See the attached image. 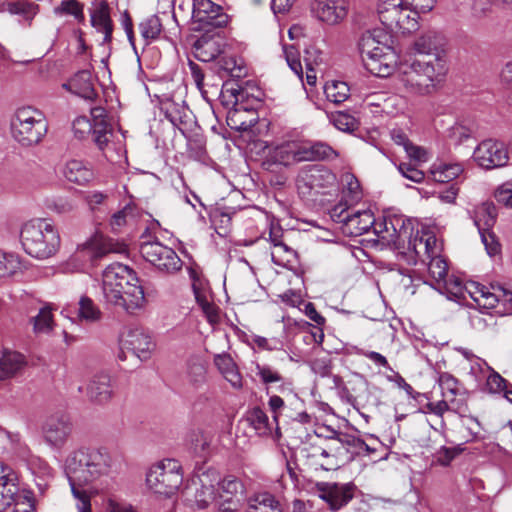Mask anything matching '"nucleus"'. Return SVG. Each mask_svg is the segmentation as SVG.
I'll use <instances>...</instances> for the list:
<instances>
[{
    "label": "nucleus",
    "mask_w": 512,
    "mask_h": 512,
    "mask_svg": "<svg viewBox=\"0 0 512 512\" xmlns=\"http://www.w3.org/2000/svg\"><path fill=\"white\" fill-rule=\"evenodd\" d=\"M212 438L210 434L203 431H193L189 436L190 447L195 454L203 457L210 450Z\"/></svg>",
    "instance_id": "44"
},
{
    "label": "nucleus",
    "mask_w": 512,
    "mask_h": 512,
    "mask_svg": "<svg viewBox=\"0 0 512 512\" xmlns=\"http://www.w3.org/2000/svg\"><path fill=\"white\" fill-rule=\"evenodd\" d=\"M18 475L8 465L0 462V512H4L13 503L18 492Z\"/></svg>",
    "instance_id": "22"
},
{
    "label": "nucleus",
    "mask_w": 512,
    "mask_h": 512,
    "mask_svg": "<svg viewBox=\"0 0 512 512\" xmlns=\"http://www.w3.org/2000/svg\"><path fill=\"white\" fill-rule=\"evenodd\" d=\"M380 31L365 32L359 42V49L366 69L378 76L388 77L399 68L395 50L379 40Z\"/></svg>",
    "instance_id": "4"
},
{
    "label": "nucleus",
    "mask_w": 512,
    "mask_h": 512,
    "mask_svg": "<svg viewBox=\"0 0 512 512\" xmlns=\"http://www.w3.org/2000/svg\"><path fill=\"white\" fill-rule=\"evenodd\" d=\"M316 488L319 497L329 505L332 511H337L352 500L355 486L351 483L321 482L316 485Z\"/></svg>",
    "instance_id": "19"
},
{
    "label": "nucleus",
    "mask_w": 512,
    "mask_h": 512,
    "mask_svg": "<svg viewBox=\"0 0 512 512\" xmlns=\"http://www.w3.org/2000/svg\"><path fill=\"white\" fill-rule=\"evenodd\" d=\"M26 365L24 356L18 352H5L0 358V379L18 374Z\"/></svg>",
    "instance_id": "32"
},
{
    "label": "nucleus",
    "mask_w": 512,
    "mask_h": 512,
    "mask_svg": "<svg viewBox=\"0 0 512 512\" xmlns=\"http://www.w3.org/2000/svg\"><path fill=\"white\" fill-rule=\"evenodd\" d=\"M486 386L488 391L491 393L503 392L505 394L506 389L510 387V384L499 373L492 371L487 378Z\"/></svg>",
    "instance_id": "63"
},
{
    "label": "nucleus",
    "mask_w": 512,
    "mask_h": 512,
    "mask_svg": "<svg viewBox=\"0 0 512 512\" xmlns=\"http://www.w3.org/2000/svg\"><path fill=\"white\" fill-rule=\"evenodd\" d=\"M86 394L88 398L98 404H105L113 397V385L107 373H97L90 379Z\"/></svg>",
    "instance_id": "23"
},
{
    "label": "nucleus",
    "mask_w": 512,
    "mask_h": 512,
    "mask_svg": "<svg viewBox=\"0 0 512 512\" xmlns=\"http://www.w3.org/2000/svg\"><path fill=\"white\" fill-rule=\"evenodd\" d=\"M126 246L123 243L95 234L85 243L79 245L70 258V264L76 270H84L89 264L94 265L109 253H124Z\"/></svg>",
    "instance_id": "8"
},
{
    "label": "nucleus",
    "mask_w": 512,
    "mask_h": 512,
    "mask_svg": "<svg viewBox=\"0 0 512 512\" xmlns=\"http://www.w3.org/2000/svg\"><path fill=\"white\" fill-rule=\"evenodd\" d=\"M442 38L436 32L429 31L422 34L414 43L416 56H441L437 49L442 44Z\"/></svg>",
    "instance_id": "33"
},
{
    "label": "nucleus",
    "mask_w": 512,
    "mask_h": 512,
    "mask_svg": "<svg viewBox=\"0 0 512 512\" xmlns=\"http://www.w3.org/2000/svg\"><path fill=\"white\" fill-rule=\"evenodd\" d=\"M78 316L82 321L97 322L101 319L102 312L91 298L82 296L79 300Z\"/></svg>",
    "instance_id": "42"
},
{
    "label": "nucleus",
    "mask_w": 512,
    "mask_h": 512,
    "mask_svg": "<svg viewBox=\"0 0 512 512\" xmlns=\"http://www.w3.org/2000/svg\"><path fill=\"white\" fill-rule=\"evenodd\" d=\"M497 6L492 0H472L470 16L477 21L486 19L493 13L494 7Z\"/></svg>",
    "instance_id": "53"
},
{
    "label": "nucleus",
    "mask_w": 512,
    "mask_h": 512,
    "mask_svg": "<svg viewBox=\"0 0 512 512\" xmlns=\"http://www.w3.org/2000/svg\"><path fill=\"white\" fill-rule=\"evenodd\" d=\"M496 208L492 203H483L475 211L474 222L478 230L491 229L496 221Z\"/></svg>",
    "instance_id": "40"
},
{
    "label": "nucleus",
    "mask_w": 512,
    "mask_h": 512,
    "mask_svg": "<svg viewBox=\"0 0 512 512\" xmlns=\"http://www.w3.org/2000/svg\"><path fill=\"white\" fill-rule=\"evenodd\" d=\"M113 459L106 447H79L72 450L64 461V472L68 478L78 512H91V497L81 486L95 483L107 477Z\"/></svg>",
    "instance_id": "1"
},
{
    "label": "nucleus",
    "mask_w": 512,
    "mask_h": 512,
    "mask_svg": "<svg viewBox=\"0 0 512 512\" xmlns=\"http://www.w3.org/2000/svg\"><path fill=\"white\" fill-rule=\"evenodd\" d=\"M195 56L202 62H210L221 54L218 39L201 37L194 44Z\"/></svg>",
    "instance_id": "31"
},
{
    "label": "nucleus",
    "mask_w": 512,
    "mask_h": 512,
    "mask_svg": "<svg viewBox=\"0 0 512 512\" xmlns=\"http://www.w3.org/2000/svg\"><path fill=\"white\" fill-rule=\"evenodd\" d=\"M438 384L441 388L442 396L449 401L454 400L459 392V381L450 373H440Z\"/></svg>",
    "instance_id": "49"
},
{
    "label": "nucleus",
    "mask_w": 512,
    "mask_h": 512,
    "mask_svg": "<svg viewBox=\"0 0 512 512\" xmlns=\"http://www.w3.org/2000/svg\"><path fill=\"white\" fill-rule=\"evenodd\" d=\"M428 271L437 283H443L445 286L447 285L448 281L446 277L448 273V265L445 259L438 255L430 257Z\"/></svg>",
    "instance_id": "48"
},
{
    "label": "nucleus",
    "mask_w": 512,
    "mask_h": 512,
    "mask_svg": "<svg viewBox=\"0 0 512 512\" xmlns=\"http://www.w3.org/2000/svg\"><path fill=\"white\" fill-rule=\"evenodd\" d=\"M256 375L260 377L264 384L281 382L283 380L282 375L270 367L269 365L256 364Z\"/></svg>",
    "instance_id": "60"
},
{
    "label": "nucleus",
    "mask_w": 512,
    "mask_h": 512,
    "mask_svg": "<svg viewBox=\"0 0 512 512\" xmlns=\"http://www.w3.org/2000/svg\"><path fill=\"white\" fill-rule=\"evenodd\" d=\"M391 139L396 145L402 146L407 156L417 162L426 161V152L422 147L414 145L407 137L404 131L401 129H392Z\"/></svg>",
    "instance_id": "34"
},
{
    "label": "nucleus",
    "mask_w": 512,
    "mask_h": 512,
    "mask_svg": "<svg viewBox=\"0 0 512 512\" xmlns=\"http://www.w3.org/2000/svg\"><path fill=\"white\" fill-rule=\"evenodd\" d=\"M214 481H217V473L214 471L203 473L194 478L192 484L185 489L187 497L194 490V499H187L194 502L200 509L206 508L211 502L216 500Z\"/></svg>",
    "instance_id": "18"
},
{
    "label": "nucleus",
    "mask_w": 512,
    "mask_h": 512,
    "mask_svg": "<svg viewBox=\"0 0 512 512\" xmlns=\"http://www.w3.org/2000/svg\"><path fill=\"white\" fill-rule=\"evenodd\" d=\"M500 81L506 95L508 106L512 103V61L507 62L502 68Z\"/></svg>",
    "instance_id": "61"
},
{
    "label": "nucleus",
    "mask_w": 512,
    "mask_h": 512,
    "mask_svg": "<svg viewBox=\"0 0 512 512\" xmlns=\"http://www.w3.org/2000/svg\"><path fill=\"white\" fill-rule=\"evenodd\" d=\"M6 10L14 15H20L25 20L31 21L37 14V5L25 1L9 2Z\"/></svg>",
    "instance_id": "54"
},
{
    "label": "nucleus",
    "mask_w": 512,
    "mask_h": 512,
    "mask_svg": "<svg viewBox=\"0 0 512 512\" xmlns=\"http://www.w3.org/2000/svg\"><path fill=\"white\" fill-rule=\"evenodd\" d=\"M112 135V128L106 122V120H101L99 122L94 123L93 141L100 150H104L105 147L108 146L109 142L111 141Z\"/></svg>",
    "instance_id": "50"
},
{
    "label": "nucleus",
    "mask_w": 512,
    "mask_h": 512,
    "mask_svg": "<svg viewBox=\"0 0 512 512\" xmlns=\"http://www.w3.org/2000/svg\"><path fill=\"white\" fill-rule=\"evenodd\" d=\"M330 215L335 222L342 223L343 233L348 236H360L375 224L374 215L370 210H354L342 203L335 205Z\"/></svg>",
    "instance_id": "12"
},
{
    "label": "nucleus",
    "mask_w": 512,
    "mask_h": 512,
    "mask_svg": "<svg viewBox=\"0 0 512 512\" xmlns=\"http://www.w3.org/2000/svg\"><path fill=\"white\" fill-rule=\"evenodd\" d=\"M465 290L473 301L483 309L495 308L498 304L507 311V305H512V287L500 284L486 286L479 282L470 281L465 285Z\"/></svg>",
    "instance_id": "11"
},
{
    "label": "nucleus",
    "mask_w": 512,
    "mask_h": 512,
    "mask_svg": "<svg viewBox=\"0 0 512 512\" xmlns=\"http://www.w3.org/2000/svg\"><path fill=\"white\" fill-rule=\"evenodd\" d=\"M473 159L480 167L490 170L506 166L510 156L504 142L486 139L474 149Z\"/></svg>",
    "instance_id": "14"
},
{
    "label": "nucleus",
    "mask_w": 512,
    "mask_h": 512,
    "mask_svg": "<svg viewBox=\"0 0 512 512\" xmlns=\"http://www.w3.org/2000/svg\"><path fill=\"white\" fill-rule=\"evenodd\" d=\"M410 246H412L413 250L418 255L422 252L426 254L428 258L437 255L436 238L434 235L427 233L420 238L415 237L413 241H410Z\"/></svg>",
    "instance_id": "46"
},
{
    "label": "nucleus",
    "mask_w": 512,
    "mask_h": 512,
    "mask_svg": "<svg viewBox=\"0 0 512 512\" xmlns=\"http://www.w3.org/2000/svg\"><path fill=\"white\" fill-rule=\"evenodd\" d=\"M283 53L290 69L302 79L303 70L300 61V53L295 45H283Z\"/></svg>",
    "instance_id": "56"
},
{
    "label": "nucleus",
    "mask_w": 512,
    "mask_h": 512,
    "mask_svg": "<svg viewBox=\"0 0 512 512\" xmlns=\"http://www.w3.org/2000/svg\"><path fill=\"white\" fill-rule=\"evenodd\" d=\"M192 19L195 24H198V30L207 31L222 28L228 22V16L223 12L222 7L211 0H194Z\"/></svg>",
    "instance_id": "16"
},
{
    "label": "nucleus",
    "mask_w": 512,
    "mask_h": 512,
    "mask_svg": "<svg viewBox=\"0 0 512 512\" xmlns=\"http://www.w3.org/2000/svg\"><path fill=\"white\" fill-rule=\"evenodd\" d=\"M373 229L382 239L394 244H400L401 240L409 236L405 220L397 216L384 217L381 222L375 221Z\"/></svg>",
    "instance_id": "21"
},
{
    "label": "nucleus",
    "mask_w": 512,
    "mask_h": 512,
    "mask_svg": "<svg viewBox=\"0 0 512 512\" xmlns=\"http://www.w3.org/2000/svg\"><path fill=\"white\" fill-rule=\"evenodd\" d=\"M331 121L338 130L343 132H353L359 125L354 116L345 112L332 114Z\"/></svg>",
    "instance_id": "55"
},
{
    "label": "nucleus",
    "mask_w": 512,
    "mask_h": 512,
    "mask_svg": "<svg viewBox=\"0 0 512 512\" xmlns=\"http://www.w3.org/2000/svg\"><path fill=\"white\" fill-rule=\"evenodd\" d=\"M250 421L259 435L270 433L269 419L262 409L254 408L250 415Z\"/></svg>",
    "instance_id": "57"
},
{
    "label": "nucleus",
    "mask_w": 512,
    "mask_h": 512,
    "mask_svg": "<svg viewBox=\"0 0 512 512\" xmlns=\"http://www.w3.org/2000/svg\"><path fill=\"white\" fill-rule=\"evenodd\" d=\"M312 11L320 21L335 25L347 16L348 2L347 0H316Z\"/></svg>",
    "instance_id": "20"
},
{
    "label": "nucleus",
    "mask_w": 512,
    "mask_h": 512,
    "mask_svg": "<svg viewBox=\"0 0 512 512\" xmlns=\"http://www.w3.org/2000/svg\"><path fill=\"white\" fill-rule=\"evenodd\" d=\"M139 209L134 204H127L119 211L112 214L109 225L114 233H119L127 226L136 225L139 217Z\"/></svg>",
    "instance_id": "28"
},
{
    "label": "nucleus",
    "mask_w": 512,
    "mask_h": 512,
    "mask_svg": "<svg viewBox=\"0 0 512 512\" xmlns=\"http://www.w3.org/2000/svg\"><path fill=\"white\" fill-rule=\"evenodd\" d=\"M142 257L160 272L173 274L182 267V261L177 253L159 241H143L140 244Z\"/></svg>",
    "instance_id": "13"
},
{
    "label": "nucleus",
    "mask_w": 512,
    "mask_h": 512,
    "mask_svg": "<svg viewBox=\"0 0 512 512\" xmlns=\"http://www.w3.org/2000/svg\"><path fill=\"white\" fill-rule=\"evenodd\" d=\"M94 124L87 117H77L72 124L74 136L79 139H85L91 132L93 133Z\"/></svg>",
    "instance_id": "59"
},
{
    "label": "nucleus",
    "mask_w": 512,
    "mask_h": 512,
    "mask_svg": "<svg viewBox=\"0 0 512 512\" xmlns=\"http://www.w3.org/2000/svg\"><path fill=\"white\" fill-rule=\"evenodd\" d=\"M220 70L227 73L232 78H241L246 72L242 63L233 56H223L218 60Z\"/></svg>",
    "instance_id": "52"
},
{
    "label": "nucleus",
    "mask_w": 512,
    "mask_h": 512,
    "mask_svg": "<svg viewBox=\"0 0 512 512\" xmlns=\"http://www.w3.org/2000/svg\"><path fill=\"white\" fill-rule=\"evenodd\" d=\"M122 351H130L141 361L151 357L155 343L151 336L141 327H127L120 337Z\"/></svg>",
    "instance_id": "17"
},
{
    "label": "nucleus",
    "mask_w": 512,
    "mask_h": 512,
    "mask_svg": "<svg viewBox=\"0 0 512 512\" xmlns=\"http://www.w3.org/2000/svg\"><path fill=\"white\" fill-rule=\"evenodd\" d=\"M498 203L507 208H512V182L502 184L495 192Z\"/></svg>",
    "instance_id": "64"
},
{
    "label": "nucleus",
    "mask_w": 512,
    "mask_h": 512,
    "mask_svg": "<svg viewBox=\"0 0 512 512\" xmlns=\"http://www.w3.org/2000/svg\"><path fill=\"white\" fill-rule=\"evenodd\" d=\"M377 13L392 33L406 35L419 28L420 13L406 0H378Z\"/></svg>",
    "instance_id": "7"
},
{
    "label": "nucleus",
    "mask_w": 512,
    "mask_h": 512,
    "mask_svg": "<svg viewBox=\"0 0 512 512\" xmlns=\"http://www.w3.org/2000/svg\"><path fill=\"white\" fill-rule=\"evenodd\" d=\"M33 325V332L39 334H50L55 326L53 307L51 305H45L38 311L37 315L30 319Z\"/></svg>",
    "instance_id": "35"
},
{
    "label": "nucleus",
    "mask_w": 512,
    "mask_h": 512,
    "mask_svg": "<svg viewBox=\"0 0 512 512\" xmlns=\"http://www.w3.org/2000/svg\"><path fill=\"white\" fill-rule=\"evenodd\" d=\"M22 269L23 263L18 254L0 250V278L13 276Z\"/></svg>",
    "instance_id": "38"
},
{
    "label": "nucleus",
    "mask_w": 512,
    "mask_h": 512,
    "mask_svg": "<svg viewBox=\"0 0 512 512\" xmlns=\"http://www.w3.org/2000/svg\"><path fill=\"white\" fill-rule=\"evenodd\" d=\"M135 272L121 263H113L106 267L102 275V294L107 304L119 301L120 295L127 291L128 286L138 282Z\"/></svg>",
    "instance_id": "10"
},
{
    "label": "nucleus",
    "mask_w": 512,
    "mask_h": 512,
    "mask_svg": "<svg viewBox=\"0 0 512 512\" xmlns=\"http://www.w3.org/2000/svg\"><path fill=\"white\" fill-rule=\"evenodd\" d=\"M335 176L329 170L320 166H309L302 170L298 182H303L310 189H319L332 185Z\"/></svg>",
    "instance_id": "27"
},
{
    "label": "nucleus",
    "mask_w": 512,
    "mask_h": 512,
    "mask_svg": "<svg viewBox=\"0 0 512 512\" xmlns=\"http://www.w3.org/2000/svg\"><path fill=\"white\" fill-rule=\"evenodd\" d=\"M464 168L460 163H441L432 170L434 179L438 182H449L457 178Z\"/></svg>",
    "instance_id": "41"
},
{
    "label": "nucleus",
    "mask_w": 512,
    "mask_h": 512,
    "mask_svg": "<svg viewBox=\"0 0 512 512\" xmlns=\"http://www.w3.org/2000/svg\"><path fill=\"white\" fill-rule=\"evenodd\" d=\"M139 30L142 37L147 41L155 40L162 31V23L157 15H151L139 24Z\"/></svg>",
    "instance_id": "43"
},
{
    "label": "nucleus",
    "mask_w": 512,
    "mask_h": 512,
    "mask_svg": "<svg viewBox=\"0 0 512 512\" xmlns=\"http://www.w3.org/2000/svg\"><path fill=\"white\" fill-rule=\"evenodd\" d=\"M218 485V498H229L240 499L244 492V486L242 482L234 476H227L221 482L217 476V481H214Z\"/></svg>",
    "instance_id": "36"
},
{
    "label": "nucleus",
    "mask_w": 512,
    "mask_h": 512,
    "mask_svg": "<svg viewBox=\"0 0 512 512\" xmlns=\"http://www.w3.org/2000/svg\"><path fill=\"white\" fill-rule=\"evenodd\" d=\"M20 242L28 255L45 260L59 251L61 238L57 228L49 220L35 218L21 226Z\"/></svg>",
    "instance_id": "3"
},
{
    "label": "nucleus",
    "mask_w": 512,
    "mask_h": 512,
    "mask_svg": "<svg viewBox=\"0 0 512 512\" xmlns=\"http://www.w3.org/2000/svg\"><path fill=\"white\" fill-rule=\"evenodd\" d=\"M56 15H71L77 21L83 22L84 16V5L78 0H62L60 5L54 8Z\"/></svg>",
    "instance_id": "45"
},
{
    "label": "nucleus",
    "mask_w": 512,
    "mask_h": 512,
    "mask_svg": "<svg viewBox=\"0 0 512 512\" xmlns=\"http://www.w3.org/2000/svg\"><path fill=\"white\" fill-rule=\"evenodd\" d=\"M187 377L191 384L199 386L205 382L206 368L204 362L197 357L189 359L187 363Z\"/></svg>",
    "instance_id": "47"
},
{
    "label": "nucleus",
    "mask_w": 512,
    "mask_h": 512,
    "mask_svg": "<svg viewBox=\"0 0 512 512\" xmlns=\"http://www.w3.org/2000/svg\"><path fill=\"white\" fill-rule=\"evenodd\" d=\"M342 201L347 208L353 207L355 204L361 201L363 192L358 179L351 173H345L342 175Z\"/></svg>",
    "instance_id": "29"
},
{
    "label": "nucleus",
    "mask_w": 512,
    "mask_h": 512,
    "mask_svg": "<svg viewBox=\"0 0 512 512\" xmlns=\"http://www.w3.org/2000/svg\"><path fill=\"white\" fill-rule=\"evenodd\" d=\"M447 72L442 56H408L400 61L398 77L411 93L428 95L444 80Z\"/></svg>",
    "instance_id": "2"
},
{
    "label": "nucleus",
    "mask_w": 512,
    "mask_h": 512,
    "mask_svg": "<svg viewBox=\"0 0 512 512\" xmlns=\"http://www.w3.org/2000/svg\"><path fill=\"white\" fill-rule=\"evenodd\" d=\"M73 431L70 417L64 413H56L47 417L42 425V436L50 447L63 448Z\"/></svg>",
    "instance_id": "15"
},
{
    "label": "nucleus",
    "mask_w": 512,
    "mask_h": 512,
    "mask_svg": "<svg viewBox=\"0 0 512 512\" xmlns=\"http://www.w3.org/2000/svg\"><path fill=\"white\" fill-rule=\"evenodd\" d=\"M324 93L328 101L339 105L345 102L350 96V87L346 82L331 80L326 82Z\"/></svg>",
    "instance_id": "37"
},
{
    "label": "nucleus",
    "mask_w": 512,
    "mask_h": 512,
    "mask_svg": "<svg viewBox=\"0 0 512 512\" xmlns=\"http://www.w3.org/2000/svg\"><path fill=\"white\" fill-rule=\"evenodd\" d=\"M146 302L144 289L138 281L127 287V291L120 295L119 301L111 302L109 305L123 309L129 314H134L144 309Z\"/></svg>",
    "instance_id": "25"
},
{
    "label": "nucleus",
    "mask_w": 512,
    "mask_h": 512,
    "mask_svg": "<svg viewBox=\"0 0 512 512\" xmlns=\"http://www.w3.org/2000/svg\"><path fill=\"white\" fill-rule=\"evenodd\" d=\"M13 139L20 145L31 147L39 144L48 131L45 115L31 106L18 108L10 121Z\"/></svg>",
    "instance_id": "6"
},
{
    "label": "nucleus",
    "mask_w": 512,
    "mask_h": 512,
    "mask_svg": "<svg viewBox=\"0 0 512 512\" xmlns=\"http://www.w3.org/2000/svg\"><path fill=\"white\" fill-rule=\"evenodd\" d=\"M247 512H282V509L273 495L262 493L251 501Z\"/></svg>",
    "instance_id": "39"
},
{
    "label": "nucleus",
    "mask_w": 512,
    "mask_h": 512,
    "mask_svg": "<svg viewBox=\"0 0 512 512\" xmlns=\"http://www.w3.org/2000/svg\"><path fill=\"white\" fill-rule=\"evenodd\" d=\"M111 9L106 0H101L94 3V8L91 11V25L98 32L104 35L103 43H110L113 33V22L110 15Z\"/></svg>",
    "instance_id": "24"
},
{
    "label": "nucleus",
    "mask_w": 512,
    "mask_h": 512,
    "mask_svg": "<svg viewBox=\"0 0 512 512\" xmlns=\"http://www.w3.org/2000/svg\"><path fill=\"white\" fill-rule=\"evenodd\" d=\"M14 512H34L35 506L32 495L29 492L20 491L18 488V492L16 497H14Z\"/></svg>",
    "instance_id": "58"
},
{
    "label": "nucleus",
    "mask_w": 512,
    "mask_h": 512,
    "mask_svg": "<svg viewBox=\"0 0 512 512\" xmlns=\"http://www.w3.org/2000/svg\"><path fill=\"white\" fill-rule=\"evenodd\" d=\"M62 87L86 100H93L97 95L92 75L86 70L76 73L68 82L63 83Z\"/></svg>",
    "instance_id": "26"
},
{
    "label": "nucleus",
    "mask_w": 512,
    "mask_h": 512,
    "mask_svg": "<svg viewBox=\"0 0 512 512\" xmlns=\"http://www.w3.org/2000/svg\"><path fill=\"white\" fill-rule=\"evenodd\" d=\"M274 162L284 166L295 165L304 161L331 160L338 153L324 142L287 141L276 146L271 154Z\"/></svg>",
    "instance_id": "5"
},
{
    "label": "nucleus",
    "mask_w": 512,
    "mask_h": 512,
    "mask_svg": "<svg viewBox=\"0 0 512 512\" xmlns=\"http://www.w3.org/2000/svg\"><path fill=\"white\" fill-rule=\"evenodd\" d=\"M482 243L485 246V249L489 256H495L500 252V244L496 239V236L490 229H481L479 230Z\"/></svg>",
    "instance_id": "62"
},
{
    "label": "nucleus",
    "mask_w": 512,
    "mask_h": 512,
    "mask_svg": "<svg viewBox=\"0 0 512 512\" xmlns=\"http://www.w3.org/2000/svg\"><path fill=\"white\" fill-rule=\"evenodd\" d=\"M242 87L233 80L226 81L222 86L221 97L226 105H237L240 98H243Z\"/></svg>",
    "instance_id": "51"
},
{
    "label": "nucleus",
    "mask_w": 512,
    "mask_h": 512,
    "mask_svg": "<svg viewBox=\"0 0 512 512\" xmlns=\"http://www.w3.org/2000/svg\"><path fill=\"white\" fill-rule=\"evenodd\" d=\"M65 178L78 185H84L93 178L92 169L80 160H70L63 169Z\"/></svg>",
    "instance_id": "30"
},
{
    "label": "nucleus",
    "mask_w": 512,
    "mask_h": 512,
    "mask_svg": "<svg viewBox=\"0 0 512 512\" xmlns=\"http://www.w3.org/2000/svg\"><path fill=\"white\" fill-rule=\"evenodd\" d=\"M146 482L154 493L170 497L183 483L181 467L176 460L166 459L149 469Z\"/></svg>",
    "instance_id": "9"
}]
</instances>
